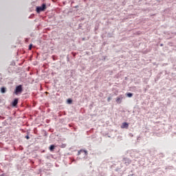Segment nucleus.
<instances>
[{
  "label": "nucleus",
  "instance_id": "obj_8",
  "mask_svg": "<svg viewBox=\"0 0 176 176\" xmlns=\"http://www.w3.org/2000/svg\"><path fill=\"white\" fill-rule=\"evenodd\" d=\"M50 151H54V145H51L50 146Z\"/></svg>",
  "mask_w": 176,
  "mask_h": 176
},
{
  "label": "nucleus",
  "instance_id": "obj_10",
  "mask_svg": "<svg viewBox=\"0 0 176 176\" xmlns=\"http://www.w3.org/2000/svg\"><path fill=\"white\" fill-rule=\"evenodd\" d=\"M67 104H72V99H67Z\"/></svg>",
  "mask_w": 176,
  "mask_h": 176
},
{
  "label": "nucleus",
  "instance_id": "obj_4",
  "mask_svg": "<svg viewBox=\"0 0 176 176\" xmlns=\"http://www.w3.org/2000/svg\"><path fill=\"white\" fill-rule=\"evenodd\" d=\"M121 129H129V123L127 122H123Z\"/></svg>",
  "mask_w": 176,
  "mask_h": 176
},
{
  "label": "nucleus",
  "instance_id": "obj_7",
  "mask_svg": "<svg viewBox=\"0 0 176 176\" xmlns=\"http://www.w3.org/2000/svg\"><path fill=\"white\" fill-rule=\"evenodd\" d=\"M1 93H6V88L2 87V88L1 89Z\"/></svg>",
  "mask_w": 176,
  "mask_h": 176
},
{
  "label": "nucleus",
  "instance_id": "obj_13",
  "mask_svg": "<svg viewBox=\"0 0 176 176\" xmlns=\"http://www.w3.org/2000/svg\"><path fill=\"white\" fill-rule=\"evenodd\" d=\"M25 138H26L27 140H30V136L27 135V136H25Z\"/></svg>",
  "mask_w": 176,
  "mask_h": 176
},
{
  "label": "nucleus",
  "instance_id": "obj_11",
  "mask_svg": "<svg viewBox=\"0 0 176 176\" xmlns=\"http://www.w3.org/2000/svg\"><path fill=\"white\" fill-rule=\"evenodd\" d=\"M32 49V44H30L29 45V50H31Z\"/></svg>",
  "mask_w": 176,
  "mask_h": 176
},
{
  "label": "nucleus",
  "instance_id": "obj_9",
  "mask_svg": "<svg viewBox=\"0 0 176 176\" xmlns=\"http://www.w3.org/2000/svg\"><path fill=\"white\" fill-rule=\"evenodd\" d=\"M126 96H127V97L131 98V97H133V94L129 93V94H126Z\"/></svg>",
  "mask_w": 176,
  "mask_h": 176
},
{
  "label": "nucleus",
  "instance_id": "obj_14",
  "mask_svg": "<svg viewBox=\"0 0 176 176\" xmlns=\"http://www.w3.org/2000/svg\"><path fill=\"white\" fill-rule=\"evenodd\" d=\"M0 176H3V175H0Z\"/></svg>",
  "mask_w": 176,
  "mask_h": 176
},
{
  "label": "nucleus",
  "instance_id": "obj_2",
  "mask_svg": "<svg viewBox=\"0 0 176 176\" xmlns=\"http://www.w3.org/2000/svg\"><path fill=\"white\" fill-rule=\"evenodd\" d=\"M46 10V4L43 3L42 6L36 8L37 13H41V12H45Z\"/></svg>",
  "mask_w": 176,
  "mask_h": 176
},
{
  "label": "nucleus",
  "instance_id": "obj_3",
  "mask_svg": "<svg viewBox=\"0 0 176 176\" xmlns=\"http://www.w3.org/2000/svg\"><path fill=\"white\" fill-rule=\"evenodd\" d=\"M122 100H123V96L121 95L120 97H118L116 98L117 104H121L122 103Z\"/></svg>",
  "mask_w": 176,
  "mask_h": 176
},
{
  "label": "nucleus",
  "instance_id": "obj_1",
  "mask_svg": "<svg viewBox=\"0 0 176 176\" xmlns=\"http://www.w3.org/2000/svg\"><path fill=\"white\" fill-rule=\"evenodd\" d=\"M21 93H23V85H19L14 90V94L17 96L18 94H21Z\"/></svg>",
  "mask_w": 176,
  "mask_h": 176
},
{
  "label": "nucleus",
  "instance_id": "obj_6",
  "mask_svg": "<svg viewBox=\"0 0 176 176\" xmlns=\"http://www.w3.org/2000/svg\"><path fill=\"white\" fill-rule=\"evenodd\" d=\"M82 152H84V153H85V155H87V151H84V150H80V151H78V155H80V153H81Z\"/></svg>",
  "mask_w": 176,
  "mask_h": 176
},
{
  "label": "nucleus",
  "instance_id": "obj_5",
  "mask_svg": "<svg viewBox=\"0 0 176 176\" xmlns=\"http://www.w3.org/2000/svg\"><path fill=\"white\" fill-rule=\"evenodd\" d=\"M19 104V99H14V100L12 102V107H16Z\"/></svg>",
  "mask_w": 176,
  "mask_h": 176
},
{
  "label": "nucleus",
  "instance_id": "obj_12",
  "mask_svg": "<svg viewBox=\"0 0 176 176\" xmlns=\"http://www.w3.org/2000/svg\"><path fill=\"white\" fill-rule=\"evenodd\" d=\"M111 100H112V98L109 97V98H107V101H108V102H109Z\"/></svg>",
  "mask_w": 176,
  "mask_h": 176
}]
</instances>
